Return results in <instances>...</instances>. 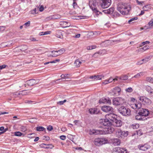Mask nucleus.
<instances>
[{"instance_id":"9","label":"nucleus","mask_w":153,"mask_h":153,"mask_svg":"<svg viewBox=\"0 0 153 153\" xmlns=\"http://www.w3.org/2000/svg\"><path fill=\"white\" fill-rule=\"evenodd\" d=\"M139 100L144 105H149L150 104L151 102L150 99L145 96L140 97Z\"/></svg>"},{"instance_id":"45","label":"nucleus","mask_w":153,"mask_h":153,"mask_svg":"<svg viewBox=\"0 0 153 153\" xmlns=\"http://www.w3.org/2000/svg\"><path fill=\"white\" fill-rule=\"evenodd\" d=\"M67 100H64L62 101H60L57 102V104H59L60 105H63L65 102H66Z\"/></svg>"},{"instance_id":"39","label":"nucleus","mask_w":153,"mask_h":153,"mask_svg":"<svg viewBox=\"0 0 153 153\" xmlns=\"http://www.w3.org/2000/svg\"><path fill=\"white\" fill-rule=\"evenodd\" d=\"M150 43V42L149 41H146L142 42L140 45V47H142L144 45L147 44H149Z\"/></svg>"},{"instance_id":"49","label":"nucleus","mask_w":153,"mask_h":153,"mask_svg":"<svg viewBox=\"0 0 153 153\" xmlns=\"http://www.w3.org/2000/svg\"><path fill=\"white\" fill-rule=\"evenodd\" d=\"M137 105L138 109H139L140 108V109L141 108V106H142L141 103L139 102H137Z\"/></svg>"},{"instance_id":"42","label":"nucleus","mask_w":153,"mask_h":153,"mask_svg":"<svg viewBox=\"0 0 153 153\" xmlns=\"http://www.w3.org/2000/svg\"><path fill=\"white\" fill-rule=\"evenodd\" d=\"M97 78L96 80H100L102 79V78H104V76L103 75H97L96 76Z\"/></svg>"},{"instance_id":"51","label":"nucleus","mask_w":153,"mask_h":153,"mask_svg":"<svg viewBox=\"0 0 153 153\" xmlns=\"http://www.w3.org/2000/svg\"><path fill=\"white\" fill-rule=\"evenodd\" d=\"M144 63V62L142 60L139 61L137 62L136 64L137 65H141L143 64Z\"/></svg>"},{"instance_id":"15","label":"nucleus","mask_w":153,"mask_h":153,"mask_svg":"<svg viewBox=\"0 0 153 153\" xmlns=\"http://www.w3.org/2000/svg\"><path fill=\"white\" fill-rule=\"evenodd\" d=\"M120 88L119 87H116L112 90V94L113 95L117 96L120 94Z\"/></svg>"},{"instance_id":"35","label":"nucleus","mask_w":153,"mask_h":153,"mask_svg":"<svg viewBox=\"0 0 153 153\" xmlns=\"http://www.w3.org/2000/svg\"><path fill=\"white\" fill-rule=\"evenodd\" d=\"M128 76L126 75H125L121 76L120 78V79L126 80L128 79Z\"/></svg>"},{"instance_id":"25","label":"nucleus","mask_w":153,"mask_h":153,"mask_svg":"<svg viewBox=\"0 0 153 153\" xmlns=\"http://www.w3.org/2000/svg\"><path fill=\"white\" fill-rule=\"evenodd\" d=\"M56 36L57 37L61 38L62 37V31L60 30H58L56 31Z\"/></svg>"},{"instance_id":"56","label":"nucleus","mask_w":153,"mask_h":153,"mask_svg":"<svg viewBox=\"0 0 153 153\" xmlns=\"http://www.w3.org/2000/svg\"><path fill=\"white\" fill-rule=\"evenodd\" d=\"M5 29V26H0V32H1L4 30Z\"/></svg>"},{"instance_id":"40","label":"nucleus","mask_w":153,"mask_h":153,"mask_svg":"<svg viewBox=\"0 0 153 153\" xmlns=\"http://www.w3.org/2000/svg\"><path fill=\"white\" fill-rule=\"evenodd\" d=\"M69 74H62L61 76V77L62 79L68 78L69 76Z\"/></svg>"},{"instance_id":"21","label":"nucleus","mask_w":153,"mask_h":153,"mask_svg":"<svg viewBox=\"0 0 153 153\" xmlns=\"http://www.w3.org/2000/svg\"><path fill=\"white\" fill-rule=\"evenodd\" d=\"M139 149L140 150L143 151H146L148 149H150V146L147 144H145L141 146H139Z\"/></svg>"},{"instance_id":"7","label":"nucleus","mask_w":153,"mask_h":153,"mask_svg":"<svg viewBox=\"0 0 153 153\" xmlns=\"http://www.w3.org/2000/svg\"><path fill=\"white\" fill-rule=\"evenodd\" d=\"M125 102V100L124 98L121 97L114 98L112 101L113 104L115 106L122 105Z\"/></svg>"},{"instance_id":"12","label":"nucleus","mask_w":153,"mask_h":153,"mask_svg":"<svg viewBox=\"0 0 153 153\" xmlns=\"http://www.w3.org/2000/svg\"><path fill=\"white\" fill-rule=\"evenodd\" d=\"M102 110L105 112H112L113 108L111 106L108 105H103L101 108Z\"/></svg>"},{"instance_id":"54","label":"nucleus","mask_w":153,"mask_h":153,"mask_svg":"<svg viewBox=\"0 0 153 153\" xmlns=\"http://www.w3.org/2000/svg\"><path fill=\"white\" fill-rule=\"evenodd\" d=\"M47 129L49 131H51L53 129V127L51 126H49L47 127Z\"/></svg>"},{"instance_id":"2","label":"nucleus","mask_w":153,"mask_h":153,"mask_svg":"<svg viewBox=\"0 0 153 153\" xmlns=\"http://www.w3.org/2000/svg\"><path fill=\"white\" fill-rule=\"evenodd\" d=\"M105 119L101 122V125L104 126H110L112 122L117 118V116L114 114L110 113L105 115Z\"/></svg>"},{"instance_id":"48","label":"nucleus","mask_w":153,"mask_h":153,"mask_svg":"<svg viewBox=\"0 0 153 153\" xmlns=\"http://www.w3.org/2000/svg\"><path fill=\"white\" fill-rule=\"evenodd\" d=\"M126 91L128 92H131L133 90L131 88L129 87L126 89Z\"/></svg>"},{"instance_id":"24","label":"nucleus","mask_w":153,"mask_h":153,"mask_svg":"<svg viewBox=\"0 0 153 153\" xmlns=\"http://www.w3.org/2000/svg\"><path fill=\"white\" fill-rule=\"evenodd\" d=\"M152 8V7L151 4L146 5L143 7V10L145 11H148Z\"/></svg>"},{"instance_id":"62","label":"nucleus","mask_w":153,"mask_h":153,"mask_svg":"<svg viewBox=\"0 0 153 153\" xmlns=\"http://www.w3.org/2000/svg\"><path fill=\"white\" fill-rule=\"evenodd\" d=\"M6 65H2L0 66V70L2 69L3 68H4L6 67L7 66Z\"/></svg>"},{"instance_id":"61","label":"nucleus","mask_w":153,"mask_h":153,"mask_svg":"<svg viewBox=\"0 0 153 153\" xmlns=\"http://www.w3.org/2000/svg\"><path fill=\"white\" fill-rule=\"evenodd\" d=\"M30 24V22L29 21H28L24 24V25L27 26H29Z\"/></svg>"},{"instance_id":"55","label":"nucleus","mask_w":153,"mask_h":153,"mask_svg":"<svg viewBox=\"0 0 153 153\" xmlns=\"http://www.w3.org/2000/svg\"><path fill=\"white\" fill-rule=\"evenodd\" d=\"M31 13L33 14H36L37 13L36 10V8H35L33 10H32L31 11Z\"/></svg>"},{"instance_id":"1","label":"nucleus","mask_w":153,"mask_h":153,"mask_svg":"<svg viewBox=\"0 0 153 153\" xmlns=\"http://www.w3.org/2000/svg\"><path fill=\"white\" fill-rule=\"evenodd\" d=\"M117 9L123 15H127L131 10L130 5L127 3L121 2L117 5Z\"/></svg>"},{"instance_id":"3","label":"nucleus","mask_w":153,"mask_h":153,"mask_svg":"<svg viewBox=\"0 0 153 153\" xmlns=\"http://www.w3.org/2000/svg\"><path fill=\"white\" fill-rule=\"evenodd\" d=\"M118 111L123 116H129L131 114V110L128 108L122 106L118 109Z\"/></svg>"},{"instance_id":"26","label":"nucleus","mask_w":153,"mask_h":153,"mask_svg":"<svg viewBox=\"0 0 153 153\" xmlns=\"http://www.w3.org/2000/svg\"><path fill=\"white\" fill-rule=\"evenodd\" d=\"M152 57V55H150L149 56L146 57L144 59H143L142 61L144 62V63H145L150 60Z\"/></svg>"},{"instance_id":"33","label":"nucleus","mask_w":153,"mask_h":153,"mask_svg":"<svg viewBox=\"0 0 153 153\" xmlns=\"http://www.w3.org/2000/svg\"><path fill=\"white\" fill-rule=\"evenodd\" d=\"M53 19H58L61 18V16L59 15H52Z\"/></svg>"},{"instance_id":"46","label":"nucleus","mask_w":153,"mask_h":153,"mask_svg":"<svg viewBox=\"0 0 153 153\" xmlns=\"http://www.w3.org/2000/svg\"><path fill=\"white\" fill-rule=\"evenodd\" d=\"M21 131L22 132H25L26 131L27 128L25 126H22L21 127Z\"/></svg>"},{"instance_id":"60","label":"nucleus","mask_w":153,"mask_h":153,"mask_svg":"<svg viewBox=\"0 0 153 153\" xmlns=\"http://www.w3.org/2000/svg\"><path fill=\"white\" fill-rule=\"evenodd\" d=\"M46 144L44 143L41 144L40 145V146L41 148H43L45 149Z\"/></svg>"},{"instance_id":"13","label":"nucleus","mask_w":153,"mask_h":153,"mask_svg":"<svg viewBox=\"0 0 153 153\" xmlns=\"http://www.w3.org/2000/svg\"><path fill=\"white\" fill-rule=\"evenodd\" d=\"M113 150L118 153H128L126 149L124 148L116 147L113 149Z\"/></svg>"},{"instance_id":"10","label":"nucleus","mask_w":153,"mask_h":153,"mask_svg":"<svg viewBox=\"0 0 153 153\" xmlns=\"http://www.w3.org/2000/svg\"><path fill=\"white\" fill-rule=\"evenodd\" d=\"M65 51V50L64 48H62L58 51H52V54L51 56L53 57L57 56L62 54Z\"/></svg>"},{"instance_id":"57","label":"nucleus","mask_w":153,"mask_h":153,"mask_svg":"<svg viewBox=\"0 0 153 153\" xmlns=\"http://www.w3.org/2000/svg\"><path fill=\"white\" fill-rule=\"evenodd\" d=\"M149 26H153V19H152L151 21H150L149 22Z\"/></svg>"},{"instance_id":"58","label":"nucleus","mask_w":153,"mask_h":153,"mask_svg":"<svg viewBox=\"0 0 153 153\" xmlns=\"http://www.w3.org/2000/svg\"><path fill=\"white\" fill-rule=\"evenodd\" d=\"M136 131L137 132V134L138 135L140 136L142 135L143 134V133L141 132V131L140 130H138L137 131Z\"/></svg>"},{"instance_id":"17","label":"nucleus","mask_w":153,"mask_h":153,"mask_svg":"<svg viewBox=\"0 0 153 153\" xmlns=\"http://www.w3.org/2000/svg\"><path fill=\"white\" fill-rule=\"evenodd\" d=\"M89 113L91 114H98L100 113V111L97 108H91L89 109Z\"/></svg>"},{"instance_id":"20","label":"nucleus","mask_w":153,"mask_h":153,"mask_svg":"<svg viewBox=\"0 0 153 153\" xmlns=\"http://www.w3.org/2000/svg\"><path fill=\"white\" fill-rule=\"evenodd\" d=\"M107 126V128H105V131L107 133H112L114 131V128L111 127L110 126Z\"/></svg>"},{"instance_id":"32","label":"nucleus","mask_w":153,"mask_h":153,"mask_svg":"<svg viewBox=\"0 0 153 153\" xmlns=\"http://www.w3.org/2000/svg\"><path fill=\"white\" fill-rule=\"evenodd\" d=\"M36 130L38 131H45V128L42 126H38L36 127Z\"/></svg>"},{"instance_id":"34","label":"nucleus","mask_w":153,"mask_h":153,"mask_svg":"<svg viewBox=\"0 0 153 153\" xmlns=\"http://www.w3.org/2000/svg\"><path fill=\"white\" fill-rule=\"evenodd\" d=\"M146 80L150 82L153 83V78L151 77H146Z\"/></svg>"},{"instance_id":"4","label":"nucleus","mask_w":153,"mask_h":153,"mask_svg":"<svg viewBox=\"0 0 153 153\" xmlns=\"http://www.w3.org/2000/svg\"><path fill=\"white\" fill-rule=\"evenodd\" d=\"M98 5V3H95L92 1H90L89 5L90 8L91 9L93 12L95 13L96 14L97 16L101 13L100 12L97 8V6Z\"/></svg>"},{"instance_id":"16","label":"nucleus","mask_w":153,"mask_h":153,"mask_svg":"<svg viewBox=\"0 0 153 153\" xmlns=\"http://www.w3.org/2000/svg\"><path fill=\"white\" fill-rule=\"evenodd\" d=\"M39 82V80H36L35 79H30L27 81V84L29 86H32L35 84H37Z\"/></svg>"},{"instance_id":"38","label":"nucleus","mask_w":153,"mask_h":153,"mask_svg":"<svg viewBox=\"0 0 153 153\" xmlns=\"http://www.w3.org/2000/svg\"><path fill=\"white\" fill-rule=\"evenodd\" d=\"M118 77H117L114 79H113L112 77H110L108 80H107V82L110 83L111 82L113 81H115V80H118Z\"/></svg>"},{"instance_id":"29","label":"nucleus","mask_w":153,"mask_h":153,"mask_svg":"<svg viewBox=\"0 0 153 153\" xmlns=\"http://www.w3.org/2000/svg\"><path fill=\"white\" fill-rule=\"evenodd\" d=\"M145 72H141L139 73H137L136 75H135L133 77L135 78H139L141 77V76L143 75Z\"/></svg>"},{"instance_id":"50","label":"nucleus","mask_w":153,"mask_h":153,"mask_svg":"<svg viewBox=\"0 0 153 153\" xmlns=\"http://www.w3.org/2000/svg\"><path fill=\"white\" fill-rule=\"evenodd\" d=\"M149 46H148L146 45L144 46V47L142 48L143 49V50L144 51L149 49Z\"/></svg>"},{"instance_id":"52","label":"nucleus","mask_w":153,"mask_h":153,"mask_svg":"<svg viewBox=\"0 0 153 153\" xmlns=\"http://www.w3.org/2000/svg\"><path fill=\"white\" fill-rule=\"evenodd\" d=\"M97 76L96 75L92 76H90V79H91L94 80H96Z\"/></svg>"},{"instance_id":"63","label":"nucleus","mask_w":153,"mask_h":153,"mask_svg":"<svg viewBox=\"0 0 153 153\" xmlns=\"http://www.w3.org/2000/svg\"><path fill=\"white\" fill-rule=\"evenodd\" d=\"M44 9V7L43 5H41L39 8V10L40 12L42 11Z\"/></svg>"},{"instance_id":"8","label":"nucleus","mask_w":153,"mask_h":153,"mask_svg":"<svg viewBox=\"0 0 153 153\" xmlns=\"http://www.w3.org/2000/svg\"><path fill=\"white\" fill-rule=\"evenodd\" d=\"M100 5L103 8L108 7L111 4V0H101Z\"/></svg>"},{"instance_id":"41","label":"nucleus","mask_w":153,"mask_h":153,"mask_svg":"<svg viewBox=\"0 0 153 153\" xmlns=\"http://www.w3.org/2000/svg\"><path fill=\"white\" fill-rule=\"evenodd\" d=\"M22 134L19 131H16L14 132V135L17 136H20Z\"/></svg>"},{"instance_id":"27","label":"nucleus","mask_w":153,"mask_h":153,"mask_svg":"<svg viewBox=\"0 0 153 153\" xmlns=\"http://www.w3.org/2000/svg\"><path fill=\"white\" fill-rule=\"evenodd\" d=\"M146 90L150 94H153V89L149 86H146Z\"/></svg>"},{"instance_id":"44","label":"nucleus","mask_w":153,"mask_h":153,"mask_svg":"<svg viewBox=\"0 0 153 153\" xmlns=\"http://www.w3.org/2000/svg\"><path fill=\"white\" fill-rule=\"evenodd\" d=\"M139 125L138 124H135L132 125V127L134 129H137L139 127Z\"/></svg>"},{"instance_id":"43","label":"nucleus","mask_w":153,"mask_h":153,"mask_svg":"<svg viewBox=\"0 0 153 153\" xmlns=\"http://www.w3.org/2000/svg\"><path fill=\"white\" fill-rule=\"evenodd\" d=\"M45 149H52L53 147V146L51 144H46Z\"/></svg>"},{"instance_id":"30","label":"nucleus","mask_w":153,"mask_h":153,"mask_svg":"<svg viewBox=\"0 0 153 153\" xmlns=\"http://www.w3.org/2000/svg\"><path fill=\"white\" fill-rule=\"evenodd\" d=\"M20 50L22 51H24L28 49V47L26 45H22L20 47Z\"/></svg>"},{"instance_id":"36","label":"nucleus","mask_w":153,"mask_h":153,"mask_svg":"<svg viewBox=\"0 0 153 153\" xmlns=\"http://www.w3.org/2000/svg\"><path fill=\"white\" fill-rule=\"evenodd\" d=\"M97 48L96 45H92L90 46H88L87 47V49L88 50H92L94 49H95Z\"/></svg>"},{"instance_id":"53","label":"nucleus","mask_w":153,"mask_h":153,"mask_svg":"<svg viewBox=\"0 0 153 153\" xmlns=\"http://www.w3.org/2000/svg\"><path fill=\"white\" fill-rule=\"evenodd\" d=\"M51 20H53L52 15L46 17L45 19V20L46 21H48Z\"/></svg>"},{"instance_id":"47","label":"nucleus","mask_w":153,"mask_h":153,"mask_svg":"<svg viewBox=\"0 0 153 153\" xmlns=\"http://www.w3.org/2000/svg\"><path fill=\"white\" fill-rule=\"evenodd\" d=\"M138 18L137 17H135L131 19H130L128 20V23H130V22L134 20H136Z\"/></svg>"},{"instance_id":"11","label":"nucleus","mask_w":153,"mask_h":153,"mask_svg":"<svg viewBox=\"0 0 153 153\" xmlns=\"http://www.w3.org/2000/svg\"><path fill=\"white\" fill-rule=\"evenodd\" d=\"M138 113L143 117H146L148 116L149 114V110L146 109L141 108L139 110Z\"/></svg>"},{"instance_id":"31","label":"nucleus","mask_w":153,"mask_h":153,"mask_svg":"<svg viewBox=\"0 0 153 153\" xmlns=\"http://www.w3.org/2000/svg\"><path fill=\"white\" fill-rule=\"evenodd\" d=\"M27 90H25L20 91L21 98L23 96L26 95L30 93V92H27Z\"/></svg>"},{"instance_id":"64","label":"nucleus","mask_w":153,"mask_h":153,"mask_svg":"<svg viewBox=\"0 0 153 153\" xmlns=\"http://www.w3.org/2000/svg\"><path fill=\"white\" fill-rule=\"evenodd\" d=\"M120 15L117 12H115L114 13V16H119Z\"/></svg>"},{"instance_id":"5","label":"nucleus","mask_w":153,"mask_h":153,"mask_svg":"<svg viewBox=\"0 0 153 153\" xmlns=\"http://www.w3.org/2000/svg\"><path fill=\"white\" fill-rule=\"evenodd\" d=\"M116 137L119 138H124L126 137L128 134V131H123L120 129H118L116 131Z\"/></svg>"},{"instance_id":"14","label":"nucleus","mask_w":153,"mask_h":153,"mask_svg":"<svg viewBox=\"0 0 153 153\" xmlns=\"http://www.w3.org/2000/svg\"><path fill=\"white\" fill-rule=\"evenodd\" d=\"M122 125V121L120 120H118L117 118L112 123H111V125H113L114 126L119 127Z\"/></svg>"},{"instance_id":"18","label":"nucleus","mask_w":153,"mask_h":153,"mask_svg":"<svg viewBox=\"0 0 153 153\" xmlns=\"http://www.w3.org/2000/svg\"><path fill=\"white\" fill-rule=\"evenodd\" d=\"M135 119L136 120L140 121L145 120L147 119L146 117H143L138 112L137 113V115L135 116Z\"/></svg>"},{"instance_id":"59","label":"nucleus","mask_w":153,"mask_h":153,"mask_svg":"<svg viewBox=\"0 0 153 153\" xmlns=\"http://www.w3.org/2000/svg\"><path fill=\"white\" fill-rule=\"evenodd\" d=\"M60 138L61 139L63 140H64L66 138V136H65V135H62L60 137Z\"/></svg>"},{"instance_id":"37","label":"nucleus","mask_w":153,"mask_h":153,"mask_svg":"<svg viewBox=\"0 0 153 153\" xmlns=\"http://www.w3.org/2000/svg\"><path fill=\"white\" fill-rule=\"evenodd\" d=\"M59 61H60V59H56L54 60L51 61L50 62H45L44 63V64L47 65V64H48L50 63H56V62H59Z\"/></svg>"},{"instance_id":"23","label":"nucleus","mask_w":153,"mask_h":153,"mask_svg":"<svg viewBox=\"0 0 153 153\" xmlns=\"http://www.w3.org/2000/svg\"><path fill=\"white\" fill-rule=\"evenodd\" d=\"M11 96L14 98L19 97L21 98L20 91L19 92H15L12 93L11 94Z\"/></svg>"},{"instance_id":"28","label":"nucleus","mask_w":153,"mask_h":153,"mask_svg":"<svg viewBox=\"0 0 153 153\" xmlns=\"http://www.w3.org/2000/svg\"><path fill=\"white\" fill-rule=\"evenodd\" d=\"M81 63L82 62L80 61L79 60V59H77L75 61L74 64L75 66L77 67H78L80 66Z\"/></svg>"},{"instance_id":"22","label":"nucleus","mask_w":153,"mask_h":153,"mask_svg":"<svg viewBox=\"0 0 153 153\" xmlns=\"http://www.w3.org/2000/svg\"><path fill=\"white\" fill-rule=\"evenodd\" d=\"M114 10V8L111 7L108 9L103 10V12L105 14H112L113 13Z\"/></svg>"},{"instance_id":"6","label":"nucleus","mask_w":153,"mask_h":153,"mask_svg":"<svg viewBox=\"0 0 153 153\" xmlns=\"http://www.w3.org/2000/svg\"><path fill=\"white\" fill-rule=\"evenodd\" d=\"M107 140L104 138H96L94 141V143L96 146H100L107 143Z\"/></svg>"},{"instance_id":"19","label":"nucleus","mask_w":153,"mask_h":153,"mask_svg":"<svg viewBox=\"0 0 153 153\" xmlns=\"http://www.w3.org/2000/svg\"><path fill=\"white\" fill-rule=\"evenodd\" d=\"M112 143L114 146H118L120 143V141L118 138H114L111 140Z\"/></svg>"}]
</instances>
